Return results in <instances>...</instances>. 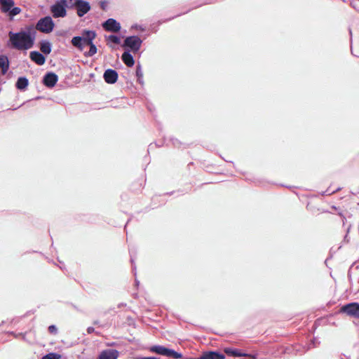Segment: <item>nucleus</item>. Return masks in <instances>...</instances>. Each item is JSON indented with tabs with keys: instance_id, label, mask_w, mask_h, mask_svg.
<instances>
[{
	"instance_id": "1",
	"label": "nucleus",
	"mask_w": 359,
	"mask_h": 359,
	"mask_svg": "<svg viewBox=\"0 0 359 359\" xmlns=\"http://www.w3.org/2000/svg\"><path fill=\"white\" fill-rule=\"evenodd\" d=\"M10 41L13 48L18 50H28L34 46V36L29 32H20L17 33L9 32Z\"/></svg>"
},
{
	"instance_id": "2",
	"label": "nucleus",
	"mask_w": 359,
	"mask_h": 359,
	"mask_svg": "<svg viewBox=\"0 0 359 359\" xmlns=\"http://www.w3.org/2000/svg\"><path fill=\"white\" fill-rule=\"evenodd\" d=\"M96 36L97 34L95 31L85 29L82 32L81 36H74L71 43L73 46L82 51L85 46L90 44Z\"/></svg>"
},
{
	"instance_id": "3",
	"label": "nucleus",
	"mask_w": 359,
	"mask_h": 359,
	"mask_svg": "<svg viewBox=\"0 0 359 359\" xmlns=\"http://www.w3.org/2000/svg\"><path fill=\"white\" fill-rule=\"evenodd\" d=\"M55 27L52 18L49 16L40 19L36 25V29L38 31L48 34L50 33Z\"/></svg>"
},
{
	"instance_id": "4",
	"label": "nucleus",
	"mask_w": 359,
	"mask_h": 359,
	"mask_svg": "<svg viewBox=\"0 0 359 359\" xmlns=\"http://www.w3.org/2000/svg\"><path fill=\"white\" fill-rule=\"evenodd\" d=\"M150 351L151 352L156 353L162 355L172 357L175 359H179L182 357V355L181 353H179L174 350L169 349L162 346H151L150 348Z\"/></svg>"
},
{
	"instance_id": "5",
	"label": "nucleus",
	"mask_w": 359,
	"mask_h": 359,
	"mask_svg": "<svg viewBox=\"0 0 359 359\" xmlns=\"http://www.w3.org/2000/svg\"><path fill=\"white\" fill-rule=\"evenodd\" d=\"M341 313H344L350 317L359 319V303L352 302L343 306L340 309Z\"/></svg>"
},
{
	"instance_id": "6",
	"label": "nucleus",
	"mask_w": 359,
	"mask_h": 359,
	"mask_svg": "<svg viewBox=\"0 0 359 359\" xmlns=\"http://www.w3.org/2000/svg\"><path fill=\"white\" fill-rule=\"evenodd\" d=\"M142 44V40L137 36H131L127 37L124 41V46L128 47L133 52H137Z\"/></svg>"
},
{
	"instance_id": "7",
	"label": "nucleus",
	"mask_w": 359,
	"mask_h": 359,
	"mask_svg": "<svg viewBox=\"0 0 359 359\" xmlns=\"http://www.w3.org/2000/svg\"><path fill=\"white\" fill-rule=\"evenodd\" d=\"M50 11L54 18H63L67 15V11L65 5L57 1L50 7Z\"/></svg>"
},
{
	"instance_id": "8",
	"label": "nucleus",
	"mask_w": 359,
	"mask_h": 359,
	"mask_svg": "<svg viewBox=\"0 0 359 359\" xmlns=\"http://www.w3.org/2000/svg\"><path fill=\"white\" fill-rule=\"evenodd\" d=\"M102 27L107 32H118L121 29L120 23L113 18H109L102 24Z\"/></svg>"
},
{
	"instance_id": "9",
	"label": "nucleus",
	"mask_w": 359,
	"mask_h": 359,
	"mask_svg": "<svg viewBox=\"0 0 359 359\" xmlns=\"http://www.w3.org/2000/svg\"><path fill=\"white\" fill-rule=\"evenodd\" d=\"M74 6L79 17L83 16L90 9V6L88 1H75Z\"/></svg>"
},
{
	"instance_id": "10",
	"label": "nucleus",
	"mask_w": 359,
	"mask_h": 359,
	"mask_svg": "<svg viewBox=\"0 0 359 359\" xmlns=\"http://www.w3.org/2000/svg\"><path fill=\"white\" fill-rule=\"evenodd\" d=\"M57 81V75L53 72H49L43 76V83L46 87L53 88L55 86Z\"/></svg>"
},
{
	"instance_id": "11",
	"label": "nucleus",
	"mask_w": 359,
	"mask_h": 359,
	"mask_svg": "<svg viewBox=\"0 0 359 359\" xmlns=\"http://www.w3.org/2000/svg\"><path fill=\"white\" fill-rule=\"evenodd\" d=\"M118 76L116 71L111 69H107L103 75L105 82L109 84L115 83L117 81Z\"/></svg>"
},
{
	"instance_id": "12",
	"label": "nucleus",
	"mask_w": 359,
	"mask_h": 359,
	"mask_svg": "<svg viewBox=\"0 0 359 359\" xmlns=\"http://www.w3.org/2000/svg\"><path fill=\"white\" fill-rule=\"evenodd\" d=\"M225 355L216 351H205L198 359H224Z\"/></svg>"
},
{
	"instance_id": "13",
	"label": "nucleus",
	"mask_w": 359,
	"mask_h": 359,
	"mask_svg": "<svg viewBox=\"0 0 359 359\" xmlns=\"http://www.w3.org/2000/svg\"><path fill=\"white\" fill-rule=\"evenodd\" d=\"M118 356V351L115 349H107L104 350L100 353L99 359H117Z\"/></svg>"
},
{
	"instance_id": "14",
	"label": "nucleus",
	"mask_w": 359,
	"mask_h": 359,
	"mask_svg": "<svg viewBox=\"0 0 359 359\" xmlns=\"http://www.w3.org/2000/svg\"><path fill=\"white\" fill-rule=\"evenodd\" d=\"M30 59L38 65H43L46 62L45 57L38 51H32L29 53Z\"/></svg>"
},
{
	"instance_id": "15",
	"label": "nucleus",
	"mask_w": 359,
	"mask_h": 359,
	"mask_svg": "<svg viewBox=\"0 0 359 359\" xmlns=\"http://www.w3.org/2000/svg\"><path fill=\"white\" fill-rule=\"evenodd\" d=\"M224 351L228 355L233 356V357H252V358H255V356H252L251 355L244 353L239 351L238 349H233L231 348H225Z\"/></svg>"
},
{
	"instance_id": "16",
	"label": "nucleus",
	"mask_w": 359,
	"mask_h": 359,
	"mask_svg": "<svg viewBox=\"0 0 359 359\" xmlns=\"http://www.w3.org/2000/svg\"><path fill=\"white\" fill-rule=\"evenodd\" d=\"M121 59L124 64L129 67H133L135 64L133 57L129 52H124L122 54Z\"/></svg>"
},
{
	"instance_id": "17",
	"label": "nucleus",
	"mask_w": 359,
	"mask_h": 359,
	"mask_svg": "<svg viewBox=\"0 0 359 359\" xmlns=\"http://www.w3.org/2000/svg\"><path fill=\"white\" fill-rule=\"evenodd\" d=\"M0 67L1 68L2 74H5L9 68V61L6 55H0Z\"/></svg>"
},
{
	"instance_id": "18",
	"label": "nucleus",
	"mask_w": 359,
	"mask_h": 359,
	"mask_svg": "<svg viewBox=\"0 0 359 359\" xmlns=\"http://www.w3.org/2000/svg\"><path fill=\"white\" fill-rule=\"evenodd\" d=\"M0 9L3 13H10L11 9L14 6V1H0Z\"/></svg>"
},
{
	"instance_id": "19",
	"label": "nucleus",
	"mask_w": 359,
	"mask_h": 359,
	"mask_svg": "<svg viewBox=\"0 0 359 359\" xmlns=\"http://www.w3.org/2000/svg\"><path fill=\"white\" fill-rule=\"evenodd\" d=\"M29 84L28 79L25 77L18 78L15 86L19 90H25Z\"/></svg>"
},
{
	"instance_id": "20",
	"label": "nucleus",
	"mask_w": 359,
	"mask_h": 359,
	"mask_svg": "<svg viewBox=\"0 0 359 359\" xmlns=\"http://www.w3.org/2000/svg\"><path fill=\"white\" fill-rule=\"evenodd\" d=\"M40 50L44 54H49L51 52V45L48 41H42L40 43Z\"/></svg>"
},
{
	"instance_id": "21",
	"label": "nucleus",
	"mask_w": 359,
	"mask_h": 359,
	"mask_svg": "<svg viewBox=\"0 0 359 359\" xmlns=\"http://www.w3.org/2000/svg\"><path fill=\"white\" fill-rule=\"evenodd\" d=\"M88 46L90 47V49L88 52L84 53V55L86 57H92L97 53V48L93 43V41L90 44L88 45Z\"/></svg>"
},
{
	"instance_id": "22",
	"label": "nucleus",
	"mask_w": 359,
	"mask_h": 359,
	"mask_svg": "<svg viewBox=\"0 0 359 359\" xmlns=\"http://www.w3.org/2000/svg\"><path fill=\"white\" fill-rule=\"evenodd\" d=\"M61 355L56 353H50L44 355L41 359H60Z\"/></svg>"
},
{
	"instance_id": "23",
	"label": "nucleus",
	"mask_w": 359,
	"mask_h": 359,
	"mask_svg": "<svg viewBox=\"0 0 359 359\" xmlns=\"http://www.w3.org/2000/svg\"><path fill=\"white\" fill-rule=\"evenodd\" d=\"M20 12H21V9L20 8H18V7H13L11 9L10 13H8V15H9V17L11 18H12L15 15L19 14Z\"/></svg>"
},
{
	"instance_id": "24",
	"label": "nucleus",
	"mask_w": 359,
	"mask_h": 359,
	"mask_svg": "<svg viewBox=\"0 0 359 359\" xmlns=\"http://www.w3.org/2000/svg\"><path fill=\"white\" fill-rule=\"evenodd\" d=\"M109 40L115 44H119L121 42L119 37L115 35H110L109 36Z\"/></svg>"
},
{
	"instance_id": "25",
	"label": "nucleus",
	"mask_w": 359,
	"mask_h": 359,
	"mask_svg": "<svg viewBox=\"0 0 359 359\" xmlns=\"http://www.w3.org/2000/svg\"><path fill=\"white\" fill-rule=\"evenodd\" d=\"M48 330L50 334H55L57 333V329L54 325H52L48 327Z\"/></svg>"
},
{
	"instance_id": "26",
	"label": "nucleus",
	"mask_w": 359,
	"mask_h": 359,
	"mask_svg": "<svg viewBox=\"0 0 359 359\" xmlns=\"http://www.w3.org/2000/svg\"><path fill=\"white\" fill-rule=\"evenodd\" d=\"M93 331H94V328H93V327H88V328L87 329V332H88V333H89V334L92 333Z\"/></svg>"
},
{
	"instance_id": "27",
	"label": "nucleus",
	"mask_w": 359,
	"mask_h": 359,
	"mask_svg": "<svg viewBox=\"0 0 359 359\" xmlns=\"http://www.w3.org/2000/svg\"><path fill=\"white\" fill-rule=\"evenodd\" d=\"M142 359H157V358L155 357H144V358H142Z\"/></svg>"
},
{
	"instance_id": "28",
	"label": "nucleus",
	"mask_w": 359,
	"mask_h": 359,
	"mask_svg": "<svg viewBox=\"0 0 359 359\" xmlns=\"http://www.w3.org/2000/svg\"><path fill=\"white\" fill-rule=\"evenodd\" d=\"M136 74H137V75H139V74H140V68H138V67L137 68Z\"/></svg>"
}]
</instances>
